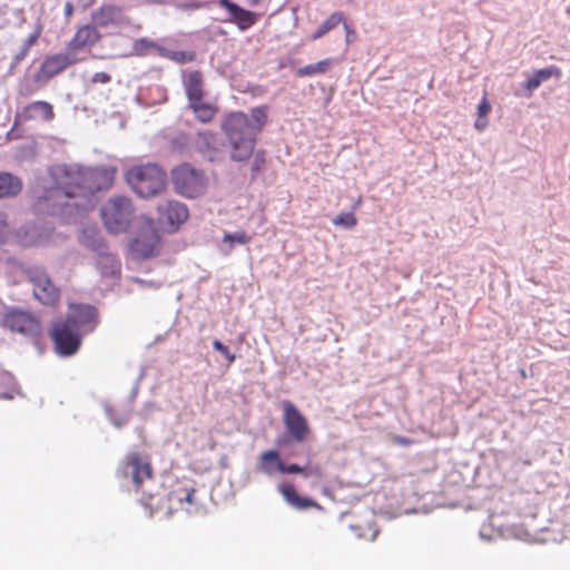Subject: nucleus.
Wrapping results in <instances>:
<instances>
[{
    "label": "nucleus",
    "instance_id": "obj_32",
    "mask_svg": "<svg viewBox=\"0 0 570 570\" xmlns=\"http://www.w3.org/2000/svg\"><path fill=\"white\" fill-rule=\"evenodd\" d=\"M42 26L40 23L37 24L35 31L26 39L24 45L21 50V56H26L30 48L35 46L38 39L41 36Z\"/></svg>",
    "mask_w": 570,
    "mask_h": 570
},
{
    "label": "nucleus",
    "instance_id": "obj_22",
    "mask_svg": "<svg viewBox=\"0 0 570 570\" xmlns=\"http://www.w3.org/2000/svg\"><path fill=\"white\" fill-rule=\"evenodd\" d=\"M22 180L7 171L0 173V199L16 197L22 190Z\"/></svg>",
    "mask_w": 570,
    "mask_h": 570
},
{
    "label": "nucleus",
    "instance_id": "obj_46",
    "mask_svg": "<svg viewBox=\"0 0 570 570\" xmlns=\"http://www.w3.org/2000/svg\"><path fill=\"white\" fill-rule=\"evenodd\" d=\"M259 1H261V0H247V3H248L249 6H256V4H258V3H259Z\"/></svg>",
    "mask_w": 570,
    "mask_h": 570
},
{
    "label": "nucleus",
    "instance_id": "obj_7",
    "mask_svg": "<svg viewBox=\"0 0 570 570\" xmlns=\"http://www.w3.org/2000/svg\"><path fill=\"white\" fill-rule=\"evenodd\" d=\"M120 475L131 480L136 492H145L144 483L154 476L150 458L139 452L127 454L121 463Z\"/></svg>",
    "mask_w": 570,
    "mask_h": 570
},
{
    "label": "nucleus",
    "instance_id": "obj_38",
    "mask_svg": "<svg viewBox=\"0 0 570 570\" xmlns=\"http://www.w3.org/2000/svg\"><path fill=\"white\" fill-rule=\"evenodd\" d=\"M393 442L395 444L403 445V446H407V445H411L413 443V441L411 439L405 438V436H401V435L393 436Z\"/></svg>",
    "mask_w": 570,
    "mask_h": 570
},
{
    "label": "nucleus",
    "instance_id": "obj_18",
    "mask_svg": "<svg viewBox=\"0 0 570 570\" xmlns=\"http://www.w3.org/2000/svg\"><path fill=\"white\" fill-rule=\"evenodd\" d=\"M55 118V110L50 102L43 100H37L26 106L16 116L17 120L29 121V120H41L52 121Z\"/></svg>",
    "mask_w": 570,
    "mask_h": 570
},
{
    "label": "nucleus",
    "instance_id": "obj_17",
    "mask_svg": "<svg viewBox=\"0 0 570 570\" xmlns=\"http://www.w3.org/2000/svg\"><path fill=\"white\" fill-rule=\"evenodd\" d=\"M267 459H275L278 462V472L283 474H301L304 478L313 476L317 480L322 479L324 475L323 469L318 464H306L299 465L297 463L286 464L282 458L279 452H271L266 454Z\"/></svg>",
    "mask_w": 570,
    "mask_h": 570
},
{
    "label": "nucleus",
    "instance_id": "obj_14",
    "mask_svg": "<svg viewBox=\"0 0 570 570\" xmlns=\"http://www.w3.org/2000/svg\"><path fill=\"white\" fill-rule=\"evenodd\" d=\"M158 220L166 225L170 232L177 230L189 216L188 208L178 200H166L158 205Z\"/></svg>",
    "mask_w": 570,
    "mask_h": 570
},
{
    "label": "nucleus",
    "instance_id": "obj_35",
    "mask_svg": "<svg viewBox=\"0 0 570 570\" xmlns=\"http://www.w3.org/2000/svg\"><path fill=\"white\" fill-rule=\"evenodd\" d=\"M225 243H237V244H246L249 242V237L244 232H237L235 234H226L223 238Z\"/></svg>",
    "mask_w": 570,
    "mask_h": 570
},
{
    "label": "nucleus",
    "instance_id": "obj_6",
    "mask_svg": "<svg viewBox=\"0 0 570 570\" xmlns=\"http://www.w3.org/2000/svg\"><path fill=\"white\" fill-rule=\"evenodd\" d=\"M106 228L114 234L128 229L134 214L131 200L125 196H115L106 202L101 209Z\"/></svg>",
    "mask_w": 570,
    "mask_h": 570
},
{
    "label": "nucleus",
    "instance_id": "obj_23",
    "mask_svg": "<svg viewBox=\"0 0 570 570\" xmlns=\"http://www.w3.org/2000/svg\"><path fill=\"white\" fill-rule=\"evenodd\" d=\"M158 237L155 233L139 234L135 239L134 248L144 258H148L155 255L158 245Z\"/></svg>",
    "mask_w": 570,
    "mask_h": 570
},
{
    "label": "nucleus",
    "instance_id": "obj_30",
    "mask_svg": "<svg viewBox=\"0 0 570 570\" xmlns=\"http://www.w3.org/2000/svg\"><path fill=\"white\" fill-rule=\"evenodd\" d=\"M333 224L350 229L356 226L357 219L353 212L340 213L333 219Z\"/></svg>",
    "mask_w": 570,
    "mask_h": 570
},
{
    "label": "nucleus",
    "instance_id": "obj_21",
    "mask_svg": "<svg viewBox=\"0 0 570 570\" xmlns=\"http://www.w3.org/2000/svg\"><path fill=\"white\" fill-rule=\"evenodd\" d=\"M185 91L189 104L204 97V77L198 70L190 71L185 80Z\"/></svg>",
    "mask_w": 570,
    "mask_h": 570
},
{
    "label": "nucleus",
    "instance_id": "obj_47",
    "mask_svg": "<svg viewBox=\"0 0 570 570\" xmlns=\"http://www.w3.org/2000/svg\"><path fill=\"white\" fill-rule=\"evenodd\" d=\"M24 56H21V52L16 57V61L19 62L23 59Z\"/></svg>",
    "mask_w": 570,
    "mask_h": 570
},
{
    "label": "nucleus",
    "instance_id": "obj_19",
    "mask_svg": "<svg viewBox=\"0 0 570 570\" xmlns=\"http://www.w3.org/2000/svg\"><path fill=\"white\" fill-rule=\"evenodd\" d=\"M277 489L286 503L296 510H307L311 508L318 510L322 509V507L316 501L312 500L311 498L299 495L294 484L292 483H282Z\"/></svg>",
    "mask_w": 570,
    "mask_h": 570
},
{
    "label": "nucleus",
    "instance_id": "obj_12",
    "mask_svg": "<svg viewBox=\"0 0 570 570\" xmlns=\"http://www.w3.org/2000/svg\"><path fill=\"white\" fill-rule=\"evenodd\" d=\"M2 324L12 332L26 335L38 334L40 332V323L36 316L18 308L7 311L3 315Z\"/></svg>",
    "mask_w": 570,
    "mask_h": 570
},
{
    "label": "nucleus",
    "instance_id": "obj_2",
    "mask_svg": "<svg viewBox=\"0 0 570 570\" xmlns=\"http://www.w3.org/2000/svg\"><path fill=\"white\" fill-rule=\"evenodd\" d=\"M53 186L46 189L38 198L40 212L55 214L57 209L71 206V199L86 198L83 167L77 165H58L50 170ZM75 207H86V203L75 202Z\"/></svg>",
    "mask_w": 570,
    "mask_h": 570
},
{
    "label": "nucleus",
    "instance_id": "obj_44",
    "mask_svg": "<svg viewBox=\"0 0 570 570\" xmlns=\"http://www.w3.org/2000/svg\"><path fill=\"white\" fill-rule=\"evenodd\" d=\"M322 493H323L324 495H326V497H330V495H331V490H330L327 487H324V488L322 489Z\"/></svg>",
    "mask_w": 570,
    "mask_h": 570
},
{
    "label": "nucleus",
    "instance_id": "obj_40",
    "mask_svg": "<svg viewBox=\"0 0 570 570\" xmlns=\"http://www.w3.org/2000/svg\"><path fill=\"white\" fill-rule=\"evenodd\" d=\"M73 12H75L73 4L71 2H66L65 9H63L65 18L67 20H69L73 16Z\"/></svg>",
    "mask_w": 570,
    "mask_h": 570
},
{
    "label": "nucleus",
    "instance_id": "obj_4",
    "mask_svg": "<svg viewBox=\"0 0 570 570\" xmlns=\"http://www.w3.org/2000/svg\"><path fill=\"white\" fill-rule=\"evenodd\" d=\"M166 173L155 164L136 165L126 173V181L140 197L148 198L166 187Z\"/></svg>",
    "mask_w": 570,
    "mask_h": 570
},
{
    "label": "nucleus",
    "instance_id": "obj_28",
    "mask_svg": "<svg viewBox=\"0 0 570 570\" xmlns=\"http://www.w3.org/2000/svg\"><path fill=\"white\" fill-rule=\"evenodd\" d=\"M491 111V105L487 98V94H484L478 106V119L475 120V129L482 131L488 126V115Z\"/></svg>",
    "mask_w": 570,
    "mask_h": 570
},
{
    "label": "nucleus",
    "instance_id": "obj_41",
    "mask_svg": "<svg viewBox=\"0 0 570 570\" xmlns=\"http://www.w3.org/2000/svg\"><path fill=\"white\" fill-rule=\"evenodd\" d=\"M95 1L96 0H79V3L82 7V9H88L95 3Z\"/></svg>",
    "mask_w": 570,
    "mask_h": 570
},
{
    "label": "nucleus",
    "instance_id": "obj_39",
    "mask_svg": "<svg viewBox=\"0 0 570 570\" xmlns=\"http://www.w3.org/2000/svg\"><path fill=\"white\" fill-rule=\"evenodd\" d=\"M213 347H214L217 352L222 353L223 355H227L228 350H229L226 345H224V344H223L220 341H218V340H215V341L213 342Z\"/></svg>",
    "mask_w": 570,
    "mask_h": 570
},
{
    "label": "nucleus",
    "instance_id": "obj_15",
    "mask_svg": "<svg viewBox=\"0 0 570 570\" xmlns=\"http://www.w3.org/2000/svg\"><path fill=\"white\" fill-rule=\"evenodd\" d=\"M196 148L209 161H219L224 156V142L217 134L212 131L199 132Z\"/></svg>",
    "mask_w": 570,
    "mask_h": 570
},
{
    "label": "nucleus",
    "instance_id": "obj_13",
    "mask_svg": "<svg viewBox=\"0 0 570 570\" xmlns=\"http://www.w3.org/2000/svg\"><path fill=\"white\" fill-rule=\"evenodd\" d=\"M83 181H85V189H86V198L85 203H89V196L94 195V193L108 189L112 186L115 176H116V169L115 168H85L83 167Z\"/></svg>",
    "mask_w": 570,
    "mask_h": 570
},
{
    "label": "nucleus",
    "instance_id": "obj_5",
    "mask_svg": "<svg viewBox=\"0 0 570 570\" xmlns=\"http://www.w3.org/2000/svg\"><path fill=\"white\" fill-rule=\"evenodd\" d=\"M171 184L178 195L196 198L206 193L208 178L204 170L183 163L173 168Z\"/></svg>",
    "mask_w": 570,
    "mask_h": 570
},
{
    "label": "nucleus",
    "instance_id": "obj_26",
    "mask_svg": "<svg viewBox=\"0 0 570 570\" xmlns=\"http://www.w3.org/2000/svg\"><path fill=\"white\" fill-rule=\"evenodd\" d=\"M332 65H333V60L327 58V59L321 60L316 63L307 65V66L298 68L296 70V75L298 77H309V76H314L316 73H325L328 71V69L331 68Z\"/></svg>",
    "mask_w": 570,
    "mask_h": 570
},
{
    "label": "nucleus",
    "instance_id": "obj_20",
    "mask_svg": "<svg viewBox=\"0 0 570 570\" xmlns=\"http://www.w3.org/2000/svg\"><path fill=\"white\" fill-rule=\"evenodd\" d=\"M122 9L116 4H104L91 12L92 24L106 28L121 22Z\"/></svg>",
    "mask_w": 570,
    "mask_h": 570
},
{
    "label": "nucleus",
    "instance_id": "obj_29",
    "mask_svg": "<svg viewBox=\"0 0 570 570\" xmlns=\"http://www.w3.org/2000/svg\"><path fill=\"white\" fill-rule=\"evenodd\" d=\"M271 452H278L277 450H267L264 451L258 460V470L267 475H273L275 472H278V462L275 459H267L266 454Z\"/></svg>",
    "mask_w": 570,
    "mask_h": 570
},
{
    "label": "nucleus",
    "instance_id": "obj_31",
    "mask_svg": "<svg viewBox=\"0 0 570 570\" xmlns=\"http://www.w3.org/2000/svg\"><path fill=\"white\" fill-rule=\"evenodd\" d=\"M188 485H178L177 488L173 489L168 494V500L171 503H177L178 508H184V497L187 491Z\"/></svg>",
    "mask_w": 570,
    "mask_h": 570
},
{
    "label": "nucleus",
    "instance_id": "obj_37",
    "mask_svg": "<svg viewBox=\"0 0 570 570\" xmlns=\"http://www.w3.org/2000/svg\"><path fill=\"white\" fill-rule=\"evenodd\" d=\"M110 81H111V76L104 71L96 72L91 78V82H94V83H108Z\"/></svg>",
    "mask_w": 570,
    "mask_h": 570
},
{
    "label": "nucleus",
    "instance_id": "obj_8",
    "mask_svg": "<svg viewBox=\"0 0 570 570\" xmlns=\"http://www.w3.org/2000/svg\"><path fill=\"white\" fill-rule=\"evenodd\" d=\"M32 284L35 297L42 304L56 306L60 299V291L41 267H31L27 272Z\"/></svg>",
    "mask_w": 570,
    "mask_h": 570
},
{
    "label": "nucleus",
    "instance_id": "obj_25",
    "mask_svg": "<svg viewBox=\"0 0 570 570\" xmlns=\"http://www.w3.org/2000/svg\"><path fill=\"white\" fill-rule=\"evenodd\" d=\"M189 107L191 108L196 118L202 122L212 121L218 111V108L215 105L204 102L203 99L190 102Z\"/></svg>",
    "mask_w": 570,
    "mask_h": 570
},
{
    "label": "nucleus",
    "instance_id": "obj_42",
    "mask_svg": "<svg viewBox=\"0 0 570 570\" xmlns=\"http://www.w3.org/2000/svg\"><path fill=\"white\" fill-rule=\"evenodd\" d=\"M226 357V360L228 361V363H233L235 360H236V356L235 354L230 353V351L228 350V353L227 355H224Z\"/></svg>",
    "mask_w": 570,
    "mask_h": 570
},
{
    "label": "nucleus",
    "instance_id": "obj_33",
    "mask_svg": "<svg viewBox=\"0 0 570 570\" xmlns=\"http://www.w3.org/2000/svg\"><path fill=\"white\" fill-rule=\"evenodd\" d=\"M266 157L264 150H257L254 155V160L252 163V173L253 176L259 173L265 168Z\"/></svg>",
    "mask_w": 570,
    "mask_h": 570
},
{
    "label": "nucleus",
    "instance_id": "obj_1",
    "mask_svg": "<svg viewBox=\"0 0 570 570\" xmlns=\"http://www.w3.org/2000/svg\"><path fill=\"white\" fill-rule=\"evenodd\" d=\"M267 121L268 107L266 105L252 108L249 115L235 111L224 118L222 130L227 138L229 157L233 161H246L253 156L257 136Z\"/></svg>",
    "mask_w": 570,
    "mask_h": 570
},
{
    "label": "nucleus",
    "instance_id": "obj_16",
    "mask_svg": "<svg viewBox=\"0 0 570 570\" xmlns=\"http://www.w3.org/2000/svg\"><path fill=\"white\" fill-rule=\"evenodd\" d=\"M218 4L228 12L227 21L235 23L240 31L249 29L258 20L255 12L244 9L230 0H218Z\"/></svg>",
    "mask_w": 570,
    "mask_h": 570
},
{
    "label": "nucleus",
    "instance_id": "obj_24",
    "mask_svg": "<svg viewBox=\"0 0 570 570\" xmlns=\"http://www.w3.org/2000/svg\"><path fill=\"white\" fill-rule=\"evenodd\" d=\"M560 77L561 70L556 66H550L543 69H540L534 72V75L529 78L524 85V88L529 91H532L540 87V85L550 79L551 77Z\"/></svg>",
    "mask_w": 570,
    "mask_h": 570
},
{
    "label": "nucleus",
    "instance_id": "obj_9",
    "mask_svg": "<svg viewBox=\"0 0 570 570\" xmlns=\"http://www.w3.org/2000/svg\"><path fill=\"white\" fill-rule=\"evenodd\" d=\"M101 40V33L98 28L91 23L79 27L72 38L67 43L66 49L80 59V62L85 61L91 49Z\"/></svg>",
    "mask_w": 570,
    "mask_h": 570
},
{
    "label": "nucleus",
    "instance_id": "obj_27",
    "mask_svg": "<svg viewBox=\"0 0 570 570\" xmlns=\"http://www.w3.org/2000/svg\"><path fill=\"white\" fill-rule=\"evenodd\" d=\"M344 17L342 12H334L332 13L318 28L317 30L311 36L312 40H317L325 36L328 31L334 29L336 26H338L343 21Z\"/></svg>",
    "mask_w": 570,
    "mask_h": 570
},
{
    "label": "nucleus",
    "instance_id": "obj_43",
    "mask_svg": "<svg viewBox=\"0 0 570 570\" xmlns=\"http://www.w3.org/2000/svg\"><path fill=\"white\" fill-rule=\"evenodd\" d=\"M361 204H362V198H361V197H358V198L354 202V204H353V206H352V212L354 213V210H356V209L361 206Z\"/></svg>",
    "mask_w": 570,
    "mask_h": 570
},
{
    "label": "nucleus",
    "instance_id": "obj_34",
    "mask_svg": "<svg viewBox=\"0 0 570 570\" xmlns=\"http://www.w3.org/2000/svg\"><path fill=\"white\" fill-rule=\"evenodd\" d=\"M195 493H196V490L191 485H188L187 491L184 497V499H185L184 508H181L183 510H186L188 513H191L195 511V505H196Z\"/></svg>",
    "mask_w": 570,
    "mask_h": 570
},
{
    "label": "nucleus",
    "instance_id": "obj_10",
    "mask_svg": "<svg viewBox=\"0 0 570 570\" xmlns=\"http://www.w3.org/2000/svg\"><path fill=\"white\" fill-rule=\"evenodd\" d=\"M281 406L287 434L296 443H303L311 433L307 419L288 400L283 401Z\"/></svg>",
    "mask_w": 570,
    "mask_h": 570
},
{
    "label": "nucleus",
    "instance_id": "obj_11",
    "mask_svg": "<svg viewBox=\"0 0 570 570\" xmlns=\"http://www.w3.org/2000/svg\"><path fill=\"white\" fill-rule=\"evenodd\" d=\"M79 62L80 59L75 58L67 49L66 52L48 56L41 63L39 70L35 73V81L43 85L68 67Z\"/></svg>",
    "mask_w": 570,
    "mask_h": 570
},
{
    "label": "nucleus",
    "instance_id": "obj_45",
    "mask_svg": "<svg viewBox=\"0 0 570 570\" xmlns=\"http://www.w3.org/2000/svg\"><path fill=\"white\" fill-rule=\"evenodd\" d=\"M32 92H33V90H32V89H24V90H21V94H22L23 96H29V95H31Z\"/></svg>",
    "mask_w": 570,
    "mask_h": 570
},
{
    "label": "nucleus",
    "instance_id": "obj_48",
    "mask_svg": "<svg viewBox=\"0 0 570 570\" xmlns=\"http://www.w3.org/2000/svg\"><path fill=\"white\" fill-rule=\"evenodd\" d=\"M276 443H277L278 445H283V444H285L286 442H285V440L277 439Z\"/></svg>",
    "mask_w": 570,
    "mask_h": 570
},
{
    "label": "nucleus",
    "instance_id": "obj_3",
    "mask_svg": "<svg viewBox=\"0 0 570 570\" xmlns=\"http://www.w3.org/2000/svg\"><path fill=\"white\" fill-rule=\"evenodd\" d=\"M97 323V309L89 305L72 306L65 317L55 320L49 334L57 354L60 356L76 354L83 336L92 332Z\"/></svg>",
    "mask_w": 570,
    "mask_h": 570
},
{
    "label": "nucleus",
    "instance_id": "obj_36",
    "mask_svg": "<svg viewBox=\"0 0 570 570\" xmlns=\"http://www.w3.org/2000/svg\"><path fill=\"white\" fill-rule=\"evenodd\" d=\"M9 232L8 216L6 213L0 212V246L4 244Z\"/></svg>",
    "mask_w": 570,
    "mask_h": 570
}]
</instances>
